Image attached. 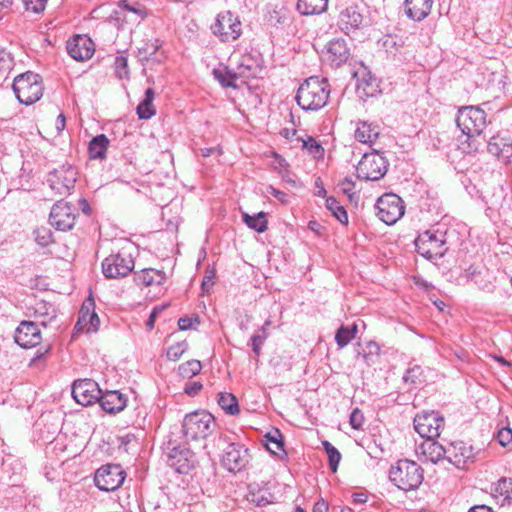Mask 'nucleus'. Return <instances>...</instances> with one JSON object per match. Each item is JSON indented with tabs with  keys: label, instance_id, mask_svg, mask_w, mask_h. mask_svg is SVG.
Returning <instances> with one entry per match:
<instances>
[{
	"label": "nucleus",
	"instance_id": "nucleus-1",
	"mask_svg": "<svg viewBox=\"0 0 512 512\" xmlns=\"http://www.w3.org/2000/svg\"><path fill=\"white\" fill-rule=\"evenodd\" d=\"M329 95L327 79L310 77L299 86L295 100L305 111H318L327 104Z\"/></svg>",
	"mask_w": 512,
	"mask_h": 512
},
{
	"label": "nucleus",
	"instance_id": "nucleus-2",
	"mask_svg": "<svg viewBox=\"0 0 512 512\" xmlns=\"http://www.w3.org/2000/svg\"><path fill=\"white\" fill-rule=\"evenodd\" d=\"M389 479L400 490H416L423 482L424 470L415 461L401 459L391 466Z\"/></svg>",
	"mask_w": 512,
	"mask_h": 512
},
{
	"label": "nucleus",
	"instance_id": "nucleus-3",
	"mask_svg": "<svg viewBox=\"0 0 512 512\" xmlns=\"http://www.w3.org/2000/svg\"><path fill=\"white\" fill-rule=\"evenodd\" d=\"M78 179V169L69 162L59 164L50 170L46 177V185L53 196H67L75 187Z\"/></svg>",
	"mask_w": 512,
	"mask_h": 512
},
{
	"label": "nucleus",
	"instance_id": "nucleus-4",
	"mask_svg": "<svg viewBox=\"0 0 512 512\" xmlns=\"http://www.w3.org/2000/svg\"><path fill=\"white\" fill-rule=\"evenodd\" d=\"M12 88L18 101L25 105L38 101L44 91L42 77L31 71L16 76Z\"/></svg>",
	"mask_w": 512,
	"mask_h": 512
},
{
	"label": "nucleus",
	"instance_id": "nucleus-5",
	"mask_svg": "<svg viewBox=\"0 0 512 512\" xmlns=\"http://www.w3.org/2000/svg\"><path fill=\"white\" fill-rule=\"evenodd\" d=\"M214 416L207 411H195L187 414L182 423L186 440L205 439L215 430Z\"/></svg>",
	"mask_w": 512,
	"mask_h": 512
},
{
	"label": "nucleus",
	"instance_id": "nucleus-6",
	"mask_svg": "<svg viewBox=\"0 0 512 512\" xmlns=\"http://www.w3.org/2000/svg\"><path fill=\"white\" fill-rule=\"evenodd\" d=\"M457 127L469 138L479 136L487 125L486 113L478 106H464L458 110Z\"/></svg>",
	"mask_w": 512,
	"mask_h": 512
},
{
	"label": "nucleus",
	"instance_id": "nucleus-7",
	"mask_svg": "<svg viewBox=\"0 0 512 512\" xmlns=\"http://www.w3.org/2000/svg\"><path fill=\"white\" fill-rule=\"evenodd\" d=\"M446 234L439 230L429 229L419 234L415 240L416 251L427 259H437L444 256L447 248Z\"/></svg>",
	"mask_w": 512,
	"mask_h": 512
},
{
	"label": "nucleus",
	"instance_id": "nucleus-8",
	"mask_svg": "<svg viewBox=\"0 0 512 512\" xmlns=\"http://www.w3.org/2000/svg\"><path fill=\"white\" fill-rule=\"evenodd\" d=\"M377 217L387 225L395 224L405 212L403 200L394 193H386L375 204Z\"/></svg>",
	"mask_w": 512,
	"mask_h": 512
},
{
	"label": "nucleus",
	"instance_id": "nucleus-9",
	"mask_svg": "<svg viewBox=\"0 0 512 512\" xmlns=\"http://www.w3.org/2000/svg\"><path fill=\"white\" fill-rule=\"evenodd\" d=\"M250 461L249 449L242 443H229L220 458L221 465L234 474L244 471Z\"/></svg>",
	"mask_w": 512,
	"mask_h": 512
},
{
	"label": "nucleus",
	"instance_id": "nucleus-10",
	"mask_svg": "<svg viewBox=\"0 0 512 512\" xmlns=\"http://www.w3.org/2000/svg\"><path fill=\"white\" fill-rule=\"evenodd\" d=\"M211 30L222 42H231L240 37L242 25L237 15L231 11H224L217 15Z\"/></svg>",
	"mask_w": 512,
	"mask_h": 512
},
{
	"label": "nucleus",
	"instance_id": "nucleus-11",
	"mask_svg": "<svg viewBox=\"0 0 512 512\" xmlns=\"http://www.w3.org/2000/svg\"><path fill=\"white\" fill-rule=\"evenodd\" d=\"M77 216V209L71 203L59 200L53 204L48 220L53 228L66 232L73 229Z\"/></svg>",
	"mask_w": 512,
	"mask_h": 512
},
{
	"label": "nucleus",
	"instance_id": "nucleus-12",
	"mask_svg": "<svg viewBox=\"0 0 512 512\" xmlns=\"http://www.w3.org/2000/svg\"><path fill=\"white\" fill-rule=\"evenodd\" d=\"M445 420L436 411H424L414 418L415 431L426 439H437L444 427Z\"/></svg>",
	"mask_w": 512,
	"mask_h": 512
},
{
	"label": "nucleus",
	"instance_id": "nucleus-13",
	"mask_svg": "<svg viewBox=\"0 0 512 512\" xmlns=\"http://www.w3.org/2000/svg\"><path fill=\"white\" fill-rule=\"evenodd\" d=\"M134 268V260L130 254L119 252L110 255L102 262V273L106 278L116 279L127 276Z\"/></svg>",
	"mask_w": 512,
	"mask_h": 512
},
{
	"label": "nucleus",
	"instance_id": "nucleus-14",
	"mask_svg": "<svg viewBox=\"0 0 512 512\" xmlns=\"http://www.w3.org/2000/svg\"><path fill=\"white\" fill-rule=\"evenodd\" d=\"M96 319V304L93 298V292L90 290L88 298L83 302L79 311L78 320L74 326L72 337L75 338L82 333H91L96 331L94 321Z\"/></svg>",
	"mask_w": 512,
	"mask_h": 512
},
{
	"label": "nucleus",
	"instance_id": "nucleus-15",
	"mask_svg": "<svg viewBox=\"0 0 512 512\" xmlns=\"http://www.w3.org/2000/svg\"><path fill=\"white\" fill-rule=\"evenodd\" d=\"M125 479V471L119 464H106L98 468V490L115 491Z\"/></svg>",
	"mask_w": 512,
	"mask_h": 512
},
{
	"label": "nucleus",
	"instance_id": "nucleus-16",
	"mask_svg": "<svg viewBox=\"0 0 512 512\" xmlns=\"http://www.w3.org/2000/svg\"><path fill=\"white\" fill-rule=\"evenodd\" d=\"M66 50L74 60L85 61L93 56L96 46L88 35L75 34L67 40Z\"/></svg>",
	"mask_w": 512,
	"mask_h": 512
},
{
	"label": "nucleus",
	"instance_id": "nucleus-17",
	"mask_svg": "<svg viewBox=\"0 0 512 512\" xmlns=\"http://www.w3.org/2000/svg\"><path fill=\"white\" fill-rule=\"evenodd\" d=\"M15 343L23 348H31L41 343V331L32 321H21L15 330Z\"/></svg>",
	"mask_w": 512,
	"mask_h": 512
},
{
	"label": "nucleus",
	"instance_id": "nucleus-18",
	"mask_svg": "<svg viewBox=\"0 0 512 512\" xmlns=\"http://www.w3.org/2000/svg\"><path fill=\"white\" fill-rule=\"evenodd\" d=\"M475 453L471 445L463 441L452 442L447 448V460L458 469H465L473 462Z\"/></svg>",
	"mask_w": 512,
	"mask_h": 512
},
{
	"label": "nucleus",
	"instance_id": "nucleus-19",
	"mask_svg": "<svg viewBox=\"0 0 512 512\" xmlns=\"http://www.w3.org/2000/svg\"><path fill=\"white\" fill-rule=\"evenodd\" d=\"M98 404L105 412L116 414L126 407L127 397L118 390H106L103 392L98 386Z\"/></svg>",
	"mask_w": 512,
	"mask_h": 512
},
{
	"label": "nucleus",
	"instance_id": "nucleus-20",
	"mask_svg": "<svg viewBox=\"0 0 512 512\" xmlns=\"http://www.w3.org/2000/svg\"><path fill=\"white\" fill-rule=\"evenodd\" d=\"M364 16L358 6H349L342 10L338 17V27L345 34H349L361 28Z\"/></svg>",
	"mask_w": 512,
	"mask_h": 512
},
{
	"label": "nucleus",
	"instance_id": "nucleus-21",
	"mask_svg": "<svg viewBox=\"0 0 512 512\" xmlns=\"http://www.w3.org/2000/svg\"><path fill=\"white\" fill-rule=\"evenodd\" d=\"M95 390L96 382L90 379H79L73 383L72 396L82 406L92 405L96 402Z\"/></svg>",
	"mask_w": 512,
	"mask_h": 512
},
{
	"label": "nucleus",
	"instance_id": "nucleus-22",
	"mask_svg": "<svg viewBox=\"0 0 512 512\" xmlns=\"http://www.w3.org/2000/svg\"><path fill=\"white\" fill-rule=\"evenodd\" d=\"M235 72L239 78L249 79L260 77L263 72L261 59L251 54H244L241 56Z\"/></svg>",
	"mask_w": 512,
	"mask_h": 512
},
{
	"label": "nucleus",
	"instance_id": "nucleus-23",
	"mask_svg": "<svg viewBox=\"0 0 512 512\" xmlns=\"http://www.w3.org/2000/svg\"><path fill=\"white\" fill-rule=\"evenodd\" d=\"M350 57V48L345 39L335 38L328 43L327 59L333 67H340Z\"/></svg>",
	"mask_w": 512,
	"mask_h": 512
},
{
	"label": "nucleus",
	"instance_id": "nucleus-24",
	"mask_svg": "<svg viewBox=\"0 0 512 512\" xmlns=\"http://www.w3.org/2000/svg\"><path fill=\"white\" fill-rule=\"evenodd\" d=\"M274 495L266 485L251 483L248 485L246 500L254 507H265L273 503Z\"/></svg>",
	"mask_w": 512,
	"mask_h": 512
},
{
	"label": "nucleus",
	"instance_id": "nucleus-25",
	"mask_svg": "<svg viewBox=\"0 0 512 512\" xmlns=\"http://www.w3.org/2000/svg\"><path fill=\"white\" fill-rule=\"evenodd\" d=\"M433 0H404L406 16L416 22L424 20L431 12Z\"/></svg>",
	"mask_w": 512,
	"mask_h": 512
},
{
	"label": "nucleus",
	"instance_id": "nucleus-26",
	"mask_svg": "<svg viewBox=\"0 0 512 512\" xmlns=\"http://www.w3.org/2000/svg\"><path fill=\"white\" fill-rule=\"evenodd\" d=\"M387 173L386 165L380 166L378 162H358L356 175L358 179L377 181Z\"/></svg>",
	"mask_w": 512,
	"mask_h": 512
},
{
	"label": "nucleus",
	"instance_id": "nucleus-27",
	"mask_svg": "<svg viewBox=\"0 0 512 512\" xmlns=\"http://www.w3.org/2000/svg\"><path fill=\"white\" fill-rule=\"evenodd\" d=\"M487 150L492 156L510 160L512 158V139L494 136L487 143Z\"/></svg>",
	"mask_w": 512,
	"mask_h": 512
},
{
	"label": "nucleus",
	"instance_id": "nucleus-28",
	"mask_svg": "<svg viewBox=\"0 0 512 512\" xmlns=\"http://www.w3.org/2000/svg\"><path fill=\"white\" fill-rule=\"evenodd\" d=\"M161 46L162 43L159 39H155L153 41H148L144 43V45L138 49V57L140 61L147 63H160L164 58L162 54H158V51L161 48Z\"/></svg>",
	"mask_w": 512,
	"mask_h": 512
},
{
	"label": "nucleus",
	"instance_id": "nucleus-29",
	"mask_svg": "<svg viewBox=\"0 0 512 512\" xmlns=\"http://www.w3.org/2000/svg\"><path fill=\"white\" fill-rule=\"evenodd\" d=\"M435 440L436 439H426L420 446L422 454L432 463H437L444 458L447 459V448H444Z\"/></svg>",
	"mask_w": 512,
	"mask_h": 512
},
{
	"label": "nucleus",
	"instance_id": "nucleus-30",
	"mask_svg": "<svg viewBox=\"0 0 512 512\" xmlns=\"http://www.w3.org/2000/svg\"><path fill=\"white\" fill-rule=\"evenodd\" d=\"M265 438V446L270 453L274 454L279 459H284L287 457V452L284 449L283 436L279 429H274L273 431L267 433Z\"/></svg>",
	"mask_w": 512,
	"mask_h": 512
},
{
	"label": "nucleus",
	"instance_id": "nucleus-31",
	"mask_svg": "<svg viewBox=\"0 0 512 512\" xmlns=\"http://www.w3.org/2000/svg\"><path fill=\"white\" fill-rule=\"evenodd\" d=\"M155 92L152 88H147L145 91L144 99L138 104L136 108L137 115L140 119H150L155 115L156 109L153 105Z\"/></svg>",
	"mask_w": 512,
	"mask_h": 512
},
{
	"label": "nucleus",
	"instance_id": "nucleus-32",
	"mask_svg": "<svg viewBox=\"0 0 512 512\" xmlns=\"http://www.w3.org/2000/svg\"><path fill=\"white\" fill-rule=\"evenodd\" d=\"M328 0H298L297 10L302 15H315L327 9Z\"/></svg>",
	"mask_w": 512,
	"mask_h": 512
},
{
	"label": "nucleus",
	"instance_id": "nucleus-33",
	"mask_svg": "<svg viewBox=\"0 0 512 512\" xmlns=\"http://www.w3.org/2000/svg\"><path fill=\"white\" fill-rule=\"evenodd\" d=\"M357 88L359 91L362 90L366 97H373L380 92L379 81L370 72L364 73L362 77L358 78Z\"/></svg>",
	"mask_w": 512,
	"mask_h": 512
},
{
	"label": "nucleus",
	"instance_id": "nucleus-34",
	"mask_svg": "<svg viewBox=\"0 0 512 512\" xmlns=\"http://www.w3.org/2000/svg\"><path fill=\"white\" fill-rule=\"evenodd\" d=\"M378 136V126L366 122L360 123L355 131V138L363 144L372 143Z\"/></svg>",
	"mask_w": 512,
	"mask_h": 512
},
{
	"label": "nucleus",
	"instance_id": "nucleus-35",
	"mask_svg": "<svg viewBox=\"0 0 512 512\" xmlns=\"http://www.w3.org/2000/svg\"><path fill=\"white\" fill-rule=\"evenodd\" d=\"M301 141V147L307 152L314 160H323L325 156V149L322 144L311 136H307L306 139L299 138Z\"/></svg>",
	"mask_w": 512,
	"mask_h": 512
},
{
	"label": "nucleus",
	"instance_id": "nucleus-36",
	"mask_svg": "<svg viewBox=\"0 0 512 512\" xmlns=\"http://www.w3.org/2000/svg\"><path fill=\"white\" fill-rule=\"evenodd\" d=\"M217 402L226 414L234 416L238 415L240 412L238 400L232 393L220 392Z\"/></svg>",
	"mask_w": 512,
	"mask_h": 512
},
{
	"label": "nucleus",
	"instance_id": "nucleus-37",
	"mask_svg": "<svg viewBox=\"0 0 512 512\" xmlns=\"http://www.w3.org/2000/svg\"><path fill=\"white\" fill-rule=\"evenodd\" d=\"M244 223L251 229L258 233H263L267 230V214L265 212H259L255 215H249L244 213L242 215Z\"/></svg>",
	"mask_w": 512,
	"mask_h": 512
},
{
	"label": "nucleus",
	"instance_id": "nucleus-38",
	"mask_svg": "<svg viewBox=\"0 0 512 512\" xmlns=\"http://www.w3.org/2000/svg\"><path fill=\"white\" fill-rule=\"evenodd\" d=\"M35 316L41 320V324L46 326L47 323L56 317L55 307L48 302L39 301L35 305Z\"/></svg>",
	"mask_w": 512,
	"mask_h": 512
},
{
	"label": "nucleus",
	"instance_id": "nucleus-39",
	"mask_svg": "<svg viewBox=\"0 0 512 512\" xmlns=\"http://www.w3.org/2000/svg\"><path fill=\"white\" fill-rule=\"evenodd\" d=\"M493 495L503 497L504 502L512 503V478L499 479L493 488Z\"/></svg>",
	"mask_w": 512,
	"mask_h": 512
},
{
	"label": "nucleus",
	"instance_id": "nucleus-40",
	"mask_svg": "<svg viewBox=\"0 0 512 512\" xmlns=\"http://www.w3.org/2000/svg\"><path fill=\"white\" fill-rule=\"evenodd\" d=\"M326 208L342 224H348V215L346 209L334 197L326 198Z\"/></svg>",
	"mask_w": 512,
	"mask_h": 512
},
{
	"label": "nucleus",
	"instance_id": "nucleus-41",
	"mask_svg": "<svg viewBox=\"0 0 512 512\" xmlns=\"http://www.w3.org/2000/svg\"><path fill=\"white\" fill-rule=\"evenodd\" d=\"M213 75L223 87H237L235 80L238 77L235 71L232 72L227 67L217 68L213 70Z\"/></svg>",
	"mask_w": 512,
	"mask_h": 512
},
{
	"label": "nucleus",
	"instance_id": "nucleus-42",
	"mask_svg": "<svg viewBox=\"0 0 512 512\" xmlns=\"http://www.w3.org/2000/svg\"><path fill=\"white\" fill-rule=\"evenodd\" d=\"M141 283L145 286L161 285L164 282L165 274L154 269H144L139 276Z\"/></svg>",
	"mask_w": 512,
	"mask_h": 512
},
{
	"label": "nucleus",
	"instance_id": "nucleus-43",
	"mask_svg": "<svg viewBox=\"0 0 512 512\" xmlns=\"http://www.w3.org/2000/svg\"><path fill=\"white\" fill-rule=\"evenodd\" d=\"M403 381L405 384H408L412 387H416L424 382L423 369L419 365H413L409 367L404 376Z\"/></svg>",
	"mask_w": 512,
	"mask_h": 512
},
{
	"label": "nucleus",
	"instance_id": "nucleus-44",
	"mask_svg": "<svg viewBox=\"0 0 512 512\" xmlns=\"http://www.w3.org/2000/svg\"><path fill=\"white\" fill-rule=\"evenodd\" d=\"M357 333V326L352 327L341 326L335 335V341L340 348L347 346Z\"/></svg>",
	"mask_w": 512,
	"mask_h": 512
},
{
	"label": "nucleus",
	"instance_id": "nucleus-45",
	"mask_svg": "<svg viewBox=\"0 0 512 512\" xmlns=\"http://www.w3.org/2000/svg\"><path fill=\"white\" fill-rule=\"evenodd\" d=\"M202 364L199 360H189L178 367V373L182 378L190 379L200 373Z\"/></svg>",
	"mask_w": 512,
	"mask_h": 512
},
{
	"label": "nucleus",
	"instance_id": "nucleus-46",
	"mask_svg": "<svg viewBox=\"0 0 512 512\" xmlns=\"http://www.w3.org/2000/svg\"><path fill=\"white\" fill-rule=\"evenodd\" d=\"M34 239L41 247H47L54 242L53 233L48 227H38L33 232Z\"/></svg>",
	"mask_w": 512,
	"mask_h": 512
},
{
	"label": "nucleus",
	"instance_id": "nucleus-47",
	"mask_svg": "<svg viewBox=\"0 0 512 512\" xmlns=\"http://www.w3.org/2000/svg\"><path fill=\"white\" fill-rule=\"evenodd\" d=\"M323 447L327 453L330 469L333 472L337 471L339 462L341 460V454L336 447H334L329 441L323 442Z\"/></svg>",
	"mask_w": 512,
	"mask_h": 512
},
{
	"label": "nucleus",
	"instance_id": "nucleus-48",
	"mask_svg": "<svg viewBox=\"0 0 512 512\" xmlns=\"http://www.w3.org/2000/svg\"><path fill=\"white\" fill-rule=\"evenodd\" d=\"M338 187L340 191L346 195L351 203H357L359 195L355 192V183L348 177L342 179Z\"/></svg>",
	"mask_w": 512,
	"mask_h": 512
},
{
	"label": "nucleus",
	"instance_id": "nucleus-49",
	"mask_svg": "<svg viewBox=\"0 0 512 512\" xmlns=\"http://www.w3.org/2000/svg\"><path fill=\"white\" fill-rule=\"evenodd\" d=\"M187 349L188 343L186 341L177 342L167 349V358L171 361H177Z\"/></svg>",
	"mask_w": 512,
	"mask_h": 512
},
{
	"label": "nucleus",
	"instance_id": "nucleus-50",
	"mask_svg": "<svg viewBox=\"0 0 512 512\" xmlns=\"http://www.w3.org/2000/svg\"><path fill=\"white\" fill-rule=\"evenodd\" d=\"M276 164L274 170L281 176L283 181L295 185L296 180L294 179V174L289 170L288 162H276Z\"/></svg>",
	"mask_w": 512,
	"mask_h": 512
},
{
	"label": "nucleus",
	"instance_id": "nucleus-51",
	"mask_svg": "<svg viewBox=\"0 0 512 512\" xmlns=\"http://www.w3.org/2000/svg\"><path fill=\"white\" fill-rule=\"evenodd\" d=\"M115 72L120 79L127 78L129 75L128 60L125 56H117L115 58Z\"/></svg>",
	"mask_w": 512,
	"mask_h": 512
},
{
	"label": "nucleus",
	"instance_id": "nucleus-52",
	"mask_svg": "<svg viewBox=\"0 0 512 512\" xmlns=\"http://www.w3.org/2000/svg\"><path fill=\"white\" fill-rule=\"evenodd\" d=\"M14 66V59L9 52L0 50V74L9 72Z\"/></svg>",
	"mask_w": 512,
	"mask_h": 512
},
{
	"label": "nucleus",
	"instance_id": "nucleus-53",
	"mask_svg": "<svg viewBox=\"0 0 512 512\" xmlns=\"http://www.w3.org/2000/svg\"><path fill=\"white\" fill-rule=\"evenodd\" d=\"M27 11L40 13L45 9L47 0H22Z\"/></svg>",
	"mask_w": 512,
	"mask_h": 512
},
{
	"label": "nucleus",
	"instance_id": "nucleus-54",
	"mask_svg": "<svg viewBox=\"0 0 512 512\" xmlns=\"http://www.w3.org/2000/svg\"><path fill=\"white\" fill-rule=\"evenodd\" d=\"M267 335H261L259 332H256L251 336V347L252 351L256 356H259L261 353V348L264 344V342L267 339Z\"/></svg>",
	"mask_w": 512,
	"mask_h": 512
},
{
	"label": "nucleus",
	"instance_id": "nucleus-55",
	"mask_svg": "<svg viewBox=\"0 0 512 512\" xmlns=\"http://www.w3.org/2000/svg\"><path fill=\"white\" fill-rule=\"evenodd\" d=\"M497 441L503 447L512 443V429L508 427L500 429L497 433Z\"/></svg>",
	"mask_w": 512,
	"mask_h": 512
},
{
	"label": "nucleus",
	"instance_id": "nucleus-56",
	"mask_svg": "<svg viewBox=\"0 0 512 512\" xmlns=\"http://www.w3.org/2000/svg\"><path fill=\"white\" fill-rule=\"evenodd\" d=\"M364 423L363 413L358 409H354L350 415V424L353 429L359 430Z\"/></svg>",
	"mask_w": 512,
	"mask_h": 512
},
{
	"label": "nucleus",
	"instance_id": "nucleus-57",
	"mask_svg": "<svg viewBox=\"0 0 512 512\" xmlns=\"http://www.w3.org/2000/svg\"><path fill=\"white\" fill-rule=\"evenodd\" d=\"M266 192L275 198H277L281 203L287 204L289 202V195L281 190H278L274 188L273 186L269 185L266 188Z\"/></svg>",
	"mask_w": 512,
	"mask_h": 512
},
{
	"label": "nucleus",
	"instance_id": "nucleus-58",
	"mask_svg": "<svg viewBox=\"0 0 512 512\" xmlns=\"http://www.w3.org/2000/svg\"><path fill=\"white\" fill-rule=\"evenodd\" d=\"M203 388V385L199 381L189 382L184 387V392L191 397L196 396L201 389Z\"/></svg>",
	"mask_w": 512,
	"mask_h": 512
},
{
	"label": "nucleus",
	"instance_id": "nucleus-59",
	"mask_svg": "<svg viewBox=\"0 0 512 512\" xmlns=\"http://www.w3.org/2000/svg\"><path fill=\"white\" fill-rule=\"evenodd\" d=\"M215 272L214 270H208L206 271V275L204 276V279L201 284V288L203 292H209L210 288L214 285V279Z\"/></svg>",
	"mask_w": 512,
	"mask_h": 512
},
{
	"label": "nucleus",
	"instance_id": "nucleus-60",
	"mask_svg": "<svg viewBox=\"0 0 512 512\" xmlns=\"http://www.w3.org/2000/svg\"><path fill=\"white\" fill-rule=\"evenodd\" d=\"M189 454H190L189 450H181L180 448H173L169 455V458L172 461L171 466L176 465V463L173 460L176 459L177 457H181L185 461H188Z\"/></svg>",
	"mask_w": 512,
	"mask_h": 512
},
{
	"label": "nucleus",
	"instance_id": "nucleus-61",
	"mask_svg": "<svg viewBox=\"0 0 512 512\" xmlns=\"http://www.w3.org/2000/svg\"><path fill=\"white\" fill-rule=\"evenodd\" d=\"M114 444V442L111 443L109 440L103 441L102 445H98V452L106 456H111L115 450Z\"/></svg>",
	"mask_w": 512,
	"mask_h": 512
},
{
	"label": "nucleus",
	"instance_id": "nucleus-62",
	"mask_svg": "<svg viewBox=\"0 0 512 512\" xmlns=\"http://www.w3.org/2000/svg\"><path fill=\"white\" fill-rule=\"evenodd\" d=\"M193 321L199 322L198 317H195L194 319L190 318V317H187V316L181 317L178 320L179 329L180 330H188V329L192 328Z\"/></svg>",
	"mask_w": 512,
	"mask_h": 512
},
{
	"label": "nucleus",
	"instance_id": "nucleus-63",
	"mask_svg": "<svg viewBox=\"0 0 512 512\" xmlns=\"http://www.w3.org/2000/svg\"><path fill=\"white\" fill-rule=\"evenodd\" d=\"M123 7L127 10V11H130L136 15H138V17L140 19H143L146 17V11L142 8H136V7H132L130 6L126 1H123Z\"/></svg>",
	"mask_w": 512,
	"mask_h": 512
},
{
	"label": "nucleus",
	"instance_id": "nucleus-64",
	"mask_svg": "<svg viewBox=\"0 0 512 512\" xmlns=\"http://www.w3.org/2000/svg\"><path fill=\"white\" fill-rule=\"evenodd\" d=\"M329 506L324 500L317 501L313 506V512H328Z\"/></svg>",
	"mask_w": 512,
	"mask_h": 512
}]
</instances>
